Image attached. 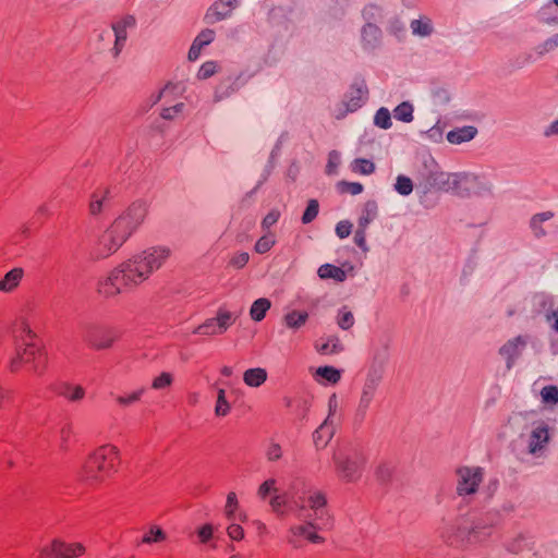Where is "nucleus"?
Segmentation results:
<instances>
[{"instance_id":"obj_1","label":"nucleus","mask_w":558,"mask_h":558,"mask_svg":"<svg viewBox=\"0 0 558 558\" xmlns=\"http://www.w3.org/2000/svg\"><path fill=\"white\" fill-rule=\"evenodd\" d=\"M147 210L145 202H134L100 236L95 258H106L116 253L144 221Z\"/></svg>"},{"instance_id":"obj_2","label":"nucleus","mask_w":558,"mask_h":558,"mask_svg":"<svg viewBox=\"0 0 558 558\" xmlns=\"http://www.w3.org/2000/svg\"><path fill=\"white\" fill-rule=\"evenodd\" d=\"M119 459V450L116 446L105 445L89 454L82 466L80 476L86 483H97L105 475L114 471Z\"/></svg>"},{"instance_id":"obj_3","label":"nucleus","mask_w":558,"mask_h":558,"mask_svg":"<svg viewBox=\"0 0 558 558\" xmlns=\"http://www.w3.org/2000/svg\"><path fill=\"white\" fill-rule=\"evenodd\" d=\"M336 473L339 478L345 483H354L362 476L365 458L356 451H339L332 457Z\"/></svg>"},{"instance_id":"obj_4","label":"nucleus","mask_w":558,"mask_h":558,"mask_svg":"<svg viewBox=\"0 0 558 558\" xmlns=\"http://www.w3.org/2000/svg\"><path fill=\"white\" fill-rule=\"evenodd\" d=\"M368 94L365 80L362 77L354 78L343 95L342 100L336 106L335 118L341 120L348 113L357 111L367 101Z\"/></svg>"},{"instance_id":"obj_5","label":"nucleus","mask_w":558,"mask_h":558,"mask_svg":"<svg viewBox=\"0 0 558 558\" xmlns=\"http://www.w3.org/2000/svg\"><path fill=\"white\" fill-rule=\"evenodd\" d=\"M456 494L465 499L477 494L484 482L485 469L477 465H461L456 472Z\"/></svg>"},{"instance_id":"obj_6","label":"nucleus","mask_w":558,"mask_h":558,"mask_svg":"<svg viewBox=\"0 0 558 558\" xmlns=\"http://www.w3.org/2000/svg\"><path fill=\"white\" fill-rule=\"evenodd\" d=\"M383 379L384 376L366 373L354 413V421L356 423L360 424L366 418L367 412L376 399Z\"/></svg>"},{"instance_id":"obj_7","label":"nucleus","mask_w":558,"mask_h":558,"mask_svg":"<svg viewBox=\"0 0 558 558\" xmlns=\"http://www.w3.org/2000/svg\"><path fill=\"white\" fill-rule=\"evenodd\" d=\"M85 553V547L81 543H65L62 539L54 538L47 546L39 549L41 558H75Z\"/></svg>"},{"instance_id":"obj_8","label":"nucleus","mask_w":558,"mask_h":558,"mask_svg":"<svg viewBox=\"0 0 558 558\" xmlns=\"http://www.w3.org/2000/svg\"><path fill=\"white\" fill-rule=\"evenodd\" d=\"M391 339L383 336L372 347L371 364L366 373L385 375V368L390 357Z\"/></svg>"},{"instance_id":"obj_9","label":"nucleus","mask_w":558,"mask_h":558,"mask_svg":"<svg viewBox=\"0 0 558 558\" xmlns=\"http://www.w3.org/2000/svg\"><path fill=\"white\" fill-rule=\"evenodd\" d=\"M236 316L231 312L220 308L217 316L206 319L194 329V333L214 336L221 335L235 322Z\"/></svg>"},{"instance_id":"obj_10","label":"nucleus","mask_w":558,"mask_h":558,"mask_svg":"<svg viewBox=\"0 0 558 558\" xmlns=\"http://www.w3.org/2000/svg\"><path fill=\"white\" fill-rule=\"evenodd\" d=\"M241 5L240 0H215L204 15V22L208 25L229 20Z\"/></svg>"},{"instance_id":"obj_11","label":"nucleus","mask_w":558,"mask_h":558,"mask_svg":"<svg viewBox=\"0 0 558 558\" xmlns=\"http://www.w3.org/2000/svg\"><path fill=\"white\" fill-rule=\"evenodd\" d=\"M118 333L111 328L90 326L84 333L85 342L95 350H106L112 347Z\"/></svg>"},{"instance_id":"obj_12","label":"nucleus","mask_w":558,"mask_h":558,"mask_svg":"<svg viewBox=\"0 0 558 558\" xmlns=\"http://www.w3.org/2000/svg\"><path fill=\"white\" fill-rule=\"evenodd\" d=\"M138 260L145 268V271L150 276L155 270H158L171 255V250L168 246H153L138 254Z\"/></svg>"},{"instance_id":"obj_13","label":"nucleus","mask_w":558,"mask_h":558,"mask_svg":"<svg viewBox=\"0 0 558 558\" xmlns=\"http://www.w3.org/2000/svg\"><path fill=\"white\" fill-rule=\"evenodd\" d=\"M485 185L483 177L471 172H456L454 195L465 197L480 193Z\"/></svg>"},{"instance_id":"obj_14","label":"nucleus","mask_w":558,"mask_h":558,"mask_svg":"<svg viewBox=\"0 0 558 558\" xmlns=\"http://www.w3.org/2000/svg\"><path fill=\"white\" fill-rule=\"evenodd\" d=\"M318 524L314 519L308 518L303 524L292 525L289 529L288 542L294 547L299 548V537H305L307 541L314 544L324 542V537L316 533Z\"/></svg>"},{"instance_id":"obj_15","label":"nucleus","mask_w":558,"mask_h":558,"mask_svg":"<svg viewBox=\"0 0 558 558\" xmlns=\"http://www.w3.org/2000/svg\"><path fill=\"white\" fill-rule=\"evenodd\" d=\"M135 24L136 20L132 15H126L112 24L114 44L110 49V53L114 59H117L123 50L129 36V31L133 29Z\"/></svg>"},{"instance_id":"obj_16","label":"nucleus","mask_w":558,"mask_h":558,"mask_svg":"<svg viewBox=\"0 0 558 558\" xmlns=\"http://www.w3.org/2000/svg\"><path fill=\"white\" fill-rule=\"evenodd\" d=\"M532 536L524 531H512L505 534L500 539V545L510 554H520L524 549H527Z\"/></svg>"},{"instance_id":"obj_17","label":"nucleus","mask_w":558,"mask_h":558,"mask_svg":"<svg viewBox=\"0 0 558 558\" xmlns=\"http://www.w3.org/2000/svg\"><path fill=\"white\" fill-rule=\"evenodd\" d=\"M120 266L125 274L124 279L126 280L128 284H130L131 289L149 278L148 274L145 271L144 266L138 260L137 255H134L132 258L122 263Z\"/></svg>"},{"instance_id":"obj_18","label":"nucleus","mask_w":558,"mask_h":558,"mask_svg":"<svg viewBox=\"0 0 558 558\" xmlns=\"http://www.w3.org/2000/svg\"><path fill=\"white\" fill-rule=\"evenodd\" d=\"M526 347V339L522 336L508 340L499 350V354L506 360L507 369H510L514 361L522 354Z\"/></svg>"},{"instance_id":"obj_19","label":"nucleus","mask_w":558,"mask_h":558,"mask_svg":"<svg viewBox=\"0 0 558 558\" xmlns=\"http://www.w3.org/2000/svg\"><path fill=\"white\" fill-rule=\"evenodd\" d=\"M549 441L548 425L539 422L534 425L529 438V453L536 456Z\"/></svg>"},{"instance_id":"obj_20","label":"nucleus","mask_w":558,"mask_h":558,"mask_svg":"<svg viewBox=\"0 0 558 558\" xmlns=\"http://www.w3.org/2000/svg\"><path fill=\"white\" fill-rule=\"evenodd\" d=\"M19 359L24 364H32L33 372L41 374L46 366V359L40 350L34 344H26L22 353H19Z\"/></svg>"},{"instance_id":"obj_21","label":"nucleus","mask_w":558,"mask_h":558,"mask_svg":"<svg viewBox=\"0 0 558 558\" xmlns=\"http://www.w3.org/2000/svg\"><path fill=\"white\" fill-rule=\"evenodd\" d=\"M381 31L375 23H365L361 31L362 46L366 50H373L380 44Z\"/></svg>"},{"instance_id":"obj_22","label":"nucleus","mask_w":558,"mask_h":558,"mask_svg":"<svg viewBox=\"0 0 558 558\" xmlns=\"http://www.w3.org/2000/svg\"><path fill=\"white\" fill-rule=\"evenodd\" d=\"M338 424L331 420H325L313 434L316 447L324 448L333 437Z\"/></svg>"},{"instance_id":"obj_23","label":"nucleus","mask_w":558,"mask_h":558,"mask_svg":"<svg viewBox=\"0 0 558 558\" xmlns=\"http://www.w3.org/2000/svg\"><path fill=\"white\" fill-rule=\"evenodd\" d=\"M97 293L106 299H112L120 294V290L117 286V276L108 274L97 282Z\"/></svg>"},{"instance_id":"obj_24","label":"nucleus","mask_w":558,"mask_h":558,"mask_svg":"<svg viewBox=\"0 0 558 558\" xmlns=\"http://www.w3.org/2000/svg\"><path fill=\"white\" fill-rule=\"evenodd\" d=\"M308 320V313L305 311L292 310L282 316V324L290 330L301 329Z\"/></svg>"},{"instance_id":"obj_25","label":"nucleus","mask_w":558,"mask_h":558,"mask_svg":"<svg viewBox=\"0 0 558 558\" xmlns=\"http://www.w3.org/2000/svg\"><path fill=\"white\" fill-rule=\"evenodd\" d=\"M303 490H302V494L305 495V494H308V497H307V502H308V507L314 510L318 515H323V509L326 507L327 505V497L325 495V493H323L322 490H318V489H306L305 488V484L303 483Z\"/></svg>"},{"instance_id":"obj_26","label":"nucleus","mask_w":558,"mask_h":558,"mask_svg":"<svg viewBox=\"0 0 558 558\" xmlns=\"http://www.w3.org/2000/svg\"><path fill=\"white\" fill-rule=\"evenodd\" d=\"M410 28L414 36L420 38L429 37L434 33V25L429 17L420 16L410 22Z\"/></svg>"},{"instance_id":"obj_27","label":"nucleus","mask_w":558,"mask_h":558,"mask_svg":"<svg viewBox=\"0 0 558 558\" xmlns=\"http://www.w3.org/2000/svg\"><path fill=\"white\" fill-rule=\"evenodd\" d=\"M477 133L476 128L472 125H466L462 128H458L451 130L447 133V141L452 144H461L464 142H470L475 137Z\"/></svg>"},{"instance_id":"obj_28","label":"nucleus","mask_w":558,"mask_h":558,"mask_svg":"<svg viewBox=\"0 0 558 558\" xmlns=\"http://www.w3.org/2000/svg\"><path fill=\"white\" fill-rule=\"evenodd\" d=\"M267 371L263 367L248 368L243 374V381L252 388L260 387L267 380Z\"/></svg>"},{"instance_id":"obj_29","label":"nucleus","mask_w":558,"mask_h":558,"mask_svg":"<svg viewBox=\"0 0 558 558\" xmlns=\"http://www.w3.org/2000/svg\"><path fill=\"white\" fill-rule=\"evenodd\" d=\"M433 184L436 189L454 194L456 173L437 172L433 177Z\"/></svg>"},{"instance_id":"obj_30","label":"nucleus","mask_w":558,"mask_h":558,"mask_svg":"<svg viewBox=\"0 0 558 558\" xmlns=\"http://www.w3.org/2000/svg\"><path fill=\"white\" fill-rule=\"evenodd\" d=\"M378 217V204L374 199L364 203L357 226L367 228Z\"/></svg>"},{"instance_id":"obj_31","label":"nucleus","mask_w":558,"mask_h":558,"mask_svg":"<svg viewBox=\"0 0 558 558\" xmlns=\"http://www.w3.org/2000/svg\"><path fill=\"white\" fill-rule=\"evenodd\" d=\"M315 379L319 384H337L341 378V372L333 366H320L315 371Z\"/></svg>"},{"instance_id":"obj_32","label":"nucleus","mask_w":558,"mask_h":558,"mask_svg":"<svg viewBox=\"0 0 558 558\" xmlns=\"http://www.w3.org/2000/svg\"><path fill=\"white\" fill-rule=\"evenodd\" d=\"M24 271L22 268H13L0 280V291L12 292L21 282Z\"/></svg>"},{"instance_id":"obj_33","label":"nucleus","mask_w":558,"mask_h":558,"mask_svg":"<svg viewBox=\"0 0 558 558\" xmlns=\"http://www.w3.org/2000/svg\"><path fill=\"white\" fill-rule=\"evenodd\" d=\"M532 308L534 312L542 314L546 310L554 307V298L546 292L534 293L531 298Z\"/></svg>"},{"instance_id":"obj_34","label":"nucleus","mask_w":558,"mask_h":558,"mask_svg":"<svg viewBox=\"0 0 558 558\" xmlns=\"http://www.w3.org/2000/svg\"><path fill=\"white\" fill-rule=\"evenodd\" d=\"M317 274L322 279H333L338 282H343L347 279V272L342 268L331 264L322 265Z\"/></svg>"},{"instance_id":"obj_35","label":"nucleus","mask_w":558,"mask_h":558,"mask_svg":"<svg viewBox=\"0 0 558 558\" xmlns=\"http://www.w3.org/2000/svg\"><path fill=\"white\" fill-rule=\"evenodd\" d=\"M554 214L551 211H543L534 215L531 218L530 226L536 238L544 236L546 234L545 229L542 225L553 218Z\"/></svg>"},{"instance_id":"obj_36","label":"nucleus","mask_w":558,"mask_h":558,"mask_svg":"<svg viewBox=\"0 0 558 558\" xmlns=\"http://www.w3.org/2000/svg\"><path fill=\"white\" fill-rule=\"evenodd\" d=\"M271 303L266 298L257 299L253 302L251 308H250V316L255 322H260L264 319L267 311L270 308Z\"/></svg>"},{"instance_id":"obj_37","label":"nucleus","mask_w":558,"mask_h":558,"mask_svg":"<svg viewBox=\"0 0 558 558\" xmlns=\"http://www.w3.org/2000/svg\"><path fill=\"white\" fill-rule=\"evenodd\" d=\"M414 107L410 101H402L393 109V117L398 121L410 123L414 119Z\"/></svg>"},{"instance_id":"obj_38","label":"nucleus","mask_w":558,"mask_h":558,"mask_svg":"<svg viewBox=\"0 0 558 558\" xmlns=\"http://www.w3.org/2000/svg\"><path fill=\"white\" fill-rule=\"evenodd\" d=\"M110 191L108 189L95 191L90 197L89 213L96 216L101 213L104 203L107 199Z\"/></svg>"},{"instance_id":"obj_39","label":"nucleus","mask_w":558,"mask_h":558,"mask_svg":"<svg viewBox=\"0 0 558 558\" xmlns=\"http://www.w3.org/2000/svg\"><path fill=\"white\" fill-rule=\"evenodd\" d=\"M374 124L383 130H389L392 126L391 113L386 107H380L375 112Z\"/></svg>"},{"instance_id":"obj_40","label":"nucleus","mask_w":558,"mask_h":558,"mask_svg":"<svg viewBox=\"0 0 558 558\" xmlns=\"http://www.w3.org/2000/svg\"><path fill=\"white\" fill-rule=\"evenodd\" d=\"M351 170L355 173L369 175L375 171V163L368 159L357 158L352 161Z\"/></svg>"},{"instance_id":"obj_41","label":"nucleus","mask_w":558,"mask_h":558,"mask_svg":"<svg viewBox=\"0 0 558 558\" xmlns=\"http://www.w3.org/2000/svg\"><path fill=\"white\" fill-rule=\"evenodd\" d=\"M355 323L354 315L345 306L341 307L337 314V324L342 330H349Z\"/></svg>"},{"instance_id":"obj_42","label":"nucleus","mask_w":558,"mask_h":558,"mask_svg":"<svg viewBox=\"0 0 558 558\" xmlns=\"http://www.w3.org/2000/svg\"><path fill=\"white\" fill-rule=\"evenodd\" d=\"M317 350L322 354H337L343 350V345L339 338L330 337Z\"/></svg>"},{"instance_id":"obj_43","label":"nucleus","mask_w":558,"mask_h":558,"mask_svg":"<svg viewBox=\"0 0 558 558\" xmlns=\"http://www.w3.org/2000/svg\"><path fill=\"white\" fill-rule=\"evenodd\" d=\"M362 16L366 23H374L381 19L383 10L377 4L369 3L363 8Z\"/></svg>"},{"instance_id":"obj_44","label":"nucleus","mask_w":558,"mask_h":558,"mask_svg":"<svg viewBox=\"0 0 558 558\" xmlns=\"http://www.w3.org/2000/svg\"><path fill=\"white\" fill-rule=\"evenodd\" d=\"M395 190L397 191L398 194L402 196L410 195L413 191L412 180L403 174L398 175L395 184Z\"/></svg>"},{"instance_id":"obj_45","label":"nucleus","mask_w":558,"mask_h":558,"mask_svg":"<svg viewBox=\"0 0 558 558\" xmlns=\"http://www.w3.org/2000/svg\"><path fill=\"white\" fill-rule=\"evenodd\" d=\"M64 398L72 402L81 401L85 396V389L82 386L66 385L61 392Z\"/></svg>"},{"instance_id":"obj_46","label":"nucleus","mask_w":558,"mask_h":558,"mask_svg":"<svg viewBox=\"0 0 558 558\" xmlns=\"http://www.w3.org/2000/svg\"><path fill=\"white\" fill-rule=\"evenodd\" d=\"M230 411V404L226 399L225 389L220 388L217 392V402L215 407V414L217 416H226Z\"/></svg>"},{"instance_id":"obj_47","label":"nucleus","mask_w":558,"mask_h":558,"mask_svg":"<svg viewBox=\"0 0 558 558\" xmlns=\"http://www.w3.org/2000/svg\"><path fill=\"white\" fill-rule=\"evenodd\" d=\"M319 213V204L317 199H310L307 206L302 215V222L304 225L311 223Z\"/></svg>"},{"instance_id":"obj_48","label":"nucleus","mask_w":558,"mask_h":558,"mask_svg":"<svg viewBox=\"0 0 558 558\" xmlns=\"http://www.w3.org/2000/svg\"><path fill=\"white\" fill-rule=\"evenodd\" d=\"M275 236L270 233H267L257 240L254 250L258 254H265L275 245Z\"/></svg>"},{"instance_id":"obj_49","label":"nucleus","mask_w":558,"mask_h":558,"mask_svg":"<svg viewBox=\"0 0 558 558\" xmlns=\"http://www.w3.org/2000/svg\"><path fill=\"white\" fill-rule=\"evenodd\" d=\"M282 454L283 451L281 446L278 442L270 440L265 449V457L267 461L276 462L282 458Z\"/></svg>"},{"instance_id":"obj_50","label":"nucleus","mask_w":558,"mask_h":558,"mask_svg":"<svg viewBox=\"0 0 558 558\" xmlns=\"http://www.w3.org/2000/svg\"><path fill=\"white\" fill-rule=\"evenodd\" d=\"M542 400L545 403L558 404V387L554 385L545 386L541 391Z\"/></svg>"},{"instance_id":"obj_51","label":"nucleus","mask_w":558,"mask_h":558,"mask_svg":"<svg viewBox=\"0 0 558 558\" xmlns=\"http://www.w3.org/2000/svg\"><path fill=\"white\" fill-rule=\"evenodd\" d=\"M172 381H173V376L168 372H163L159 376L154 378V380L151 383V388L155 390H162V389L170 387Z\"/></svg>"},{"instance_id":"obj_52","label":"nucleus","mask_w":558,"mask_h":558,"mask_svg":"<svg viewBox=\"0 0 558 558\" xmlns=\"http://www.w3.org/2000/svg\"><path fill=\"white\" fill-rule=\"evenodd\" d=\"M166 539V533L158 526H153L149 532L144 535L142 542L145 544L158 543Z\"/></svg>"},{"instance_id":"obj_53","label":"nucleus","mask_w":558,"mask_h":558,"mask_svg":"<svg viewBox=\"0 0 558 558\" xmlns=\"http://www.w3.org/2000/svg\"><path fill=\"white\" fill-rule=\"evenodd\" d=\"M144 392H145V389L141 388L136 391H133L132 393H130L128 396H118L117 401L119 404L128 407V405H131V404L137 402Z\"/></svg>"},{"instance_id":"obj_54","label":"nucleus","mask_w":558,"mask_h":558,"mask_svg":"<svg viewBox=\"0 0 558 558\" xmlns=\"http://www.w3.org/2000/svg\"><path fill=\"white\" fill-rule=\"evenodd\" d=\"M217 71V63L215 61H206L204 62L198 72H197V77L199 80H206L210 76H213Z\"/></svg>"},{"instance_id":"obj_55","label":"nucleus","mask_w":558,"mask_h":558,"mask_svg":"<svg viewBox=\"0 0 558 558\" xmlns=\"http://www.w3.org/2000/svg\"><path fill=\"white\" fill-rule=\"evenodd\" d=\"M339 189L341 192H345V193H349L351 195H359L363 192V185L359 182H347V181H341L339 182L338 184Z\"/></svg>"},{"instance_id":"obj_56","label":"nucleus","mask_w":558,"mask_h":558,"mask_svg":"<svg viewBox=\"0 0 558 558\" xmlns=\"http://www.w3.org/2000/svg\"><path fill=\"white\" fill-rule=\"evenodd\" d=\"M338 407H339L338 398L333 393L329 397L328 415L325 420H331V423L338 424L339 423V417L337 416Z\"/></svg>"},{"instance_id":"obj_57","label":"nucleus","mask_w":558,"mask_h":558,"mask_svg":"<svg viewBox=\"0 0 558 558\" xmlns=\"http://www.w3.org/2000/svg\"><path fill=\"white\" fill-rule=\"evenodd\" d=\"M238 498L234 492H230L227 496V502H226V515L229 520H232L234 517V512L238 508Z\"/></svg>"},{"instance_id":"obj_58","label":"nucleus","mask_w":558,"mask_h":558,"mask_svg":"<svg viewBox=\"0 0 558 558\" xmlns=\"http://www.w3.org/2000/svg\"><path fill=\"white\" fill-rule=\"evenodd\" d=\"M280 218V211L278 209H271L262 220V229L267 231L269 230L274 225L278 222Z\"/></svg>"},{"instance_id":"obj_59","label":"nucleus","mask_w":558,"mask_h":558,"mask_svg":"<svg viewBox=\"0 0 558 558\" xmlns=\"http://www.w3.org/2000/svg\"><path fill=\"white\" fill-rule=\"evenodd\" d=\"M109 274L111 276H117V286L120 290V293H122L124 290L131 289L130 284H128L126 280L124 279L125 274L123 272V269L120 265Z\"/></svg>"},{"instance_id":"obj_60","label":"nucleus","mask_w":558,"mask_h":558,"mask_svg":"<svg viewBox=\"0 0 558 558\" xmlns=\"http://www.w3.org/2000/svg\"><path fill=\"white\" fill-rule=\"evenodd\" d=\"M235 83L231 84L230 86H219L217 87L216 92H215V95H214V100L215 101H221L222 99L229 97L230 95H232L236 89H238V86H234Z\"/></svg>"},{"instance_id":"obj_61","label":"nucleus","mask_w":558,"mask_h":558,"mask_svg":"<svg viewBox=\"0 0 558 558\" xmlns=\"http://www.w3.org/2000/svg\"><path fill=\"white\" fill-rule=\"evenodd\" d=\"M366 229L364 227L357 226V229L354 233V243L363 251L367 252L368 246L366 244Z\"/></svg>"},{"instance_id":"obj_62","label":"nucleus","mask_w":558,"mask_h":558,"mask_svg":"<svg viewBox=\"0 0 558 558\" xmlns=\"http://www.w3.org/2000/svg\"><path fill=\"white\" fill-rule=\"evenodd\" d=\"M276 480L275 478H268L265 482H263L258 487V496L260 498H266V496L270 493L276 492Z\"/></svg>"},{"instance_id":"obj_63","label":"nucleus","mask_w":558,"mask_h":558,"mask_svg":"<svg viewBox=\"0 0 558 558\" xmlns=\"http://www.w3.org/2000/svg\"><path fill=\"white\" fill-rule=\"evenodd\" d=\"M352 231V223L348 220L339 221L336 226V234L340 239H345L350 235Z\"/></svg>"},{"instance_id":"obj_64","label":"nucleus","mask_w":558,"mask_h":558,"mask_svg":"<svg viewBox=\"0 0 558 558\" xmlns=\"http://www.w3.org/2000/svg\"><path fill=\"white\" fill-rule=\"evenodd\" d=\"M248 259H250L248 253L241 252V253L235 254L231 258L230 265L236 269H241L247 264Z\"/></svg>"}]
</instances>
